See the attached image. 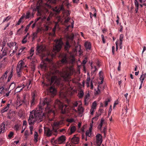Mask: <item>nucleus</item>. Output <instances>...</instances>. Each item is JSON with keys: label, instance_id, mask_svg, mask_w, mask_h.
Listing matches in <instances>:
<instances>
[{"label": "nucleus", "instance_id": "obj_28", "mask_svg": "<svg viewBox=\"0 0 146 146\" xmlns=\"http://www.w3.org/2000/svg\"><path fill=\"white\" fill-rule=\"evenodd\" d=\"M62 122L60 121L58 122H55L54 123L53 126L55 127H57L59 125H62Z\"/></svg>", "mask_w": 146, "mask_h": 146}, {"label": "nucleus", "instance_id": "obj_54", "mask_svg": "<svg viewBox=\"0 0 146 146\" xmlns=\"http://www.w3.org/2000/svg\"><path fill=\"white\" fill-rule=\"evenodd\" d=\"M27 42V40H26L25 37H24L23 39L22 40V42L23 44H25Z\"/></svg>", "mask_w": 146, "mask_h": 146}, {"label": "nucleus", "instance_id": "obj_37", "mask_svg": "<svg viewBox=\"0 0 146 146\" xmlns=\"http://www.w3.org/2000/svg\"><path fill=\"white\" fill-rule=\"evenodd\" d=\"M107 129V127L106 126H105V127H104L103 131H102V130L101 131V132H102V133L103 132L104 133V135L105 136L106 133V132Z\"/></svg>", "mask_w": 146, "mask_h": 146}, {"label": "nucleus", "instance_id": "obj_4", "mask_svg": "<svg viewBox=\"0 0 146 146\" xmlns=\"http://www.w3.org/2000/svg\"><path fill=\"white\" fill-rule=\"evenodd\" d=\"M54 42H55V44L53 46V50L56 52H58L62 48L63 42L61 38L55 40Z\"/></svg>", "mask_w": 146, "mask_h": 146}, {"label": "nucleus", "instance_id": "obj_42", "mask_svg": "<svg viewBox=\"0 0 146 146\" xmlns=\"http://www.w3.org/2000/svg\"><path fill=\"white\" fill-rule=\"evenodd\" d=\"M102 141L96 140V144L98 146H100L102 143Z\"/></svg>", "mask_w": 146, "mask_h": 146}, {"label": "nucleus", "instance_id": "obj_33", "mask_svg": "<svg viewBox=\"0 0 146 146\" xmlns=\"http://www.w3.org/2000/svg\"><path fill=\"white\" fill-rule=\"evenodd\" d=\"M74 35L73 34H72L71 35L69 36H68V38L72 41H73V42H74V43H75V41H73V40L74 38Z\"/></svg>", "mask_w": 146, "mask_h": 146}, {"label": "nucleus", "instance_id": "obj_12", "mask_svg": "<svg viewBox=\"0 0 146 146\" xmlns=\"http://www.w3.org/2000/svg\"><path fill=\"white\" fill-rule=\"evenodd\" d=\"M48 91L49 92L54 96L56 94V90L53 85L50 86Z\"/></svg>", "mask_w": 146, "mask_h": 146}, {"label": "nucleus", "instance_id": "obj_56", "mask_svg": "<svg viewBox=\"0 0 146 146\" xmlns=\"http://www.w3.org/2000/svg\"><path fill=\"white\" fill-rule=\"evenodd\" d=\"M2 49H3V47L5 46V44H6V42L5 40L3 41L2 43Z\"/></svg>", "mask_w": 146, "mask_h": 146}, {"label": "nucleus", "instance_id": "obj_47", "mask_svg": "<svg viewBox=\"0 0 146 146\" xmlns=\"http://www.w3.org/2000/svg\"><path fill=\"white\" fill-rule=\"evenodd\" d=\"M91 132L87 131L86 132V135L88 137H90L91 135Z\"/></svg>", "mask_w": 146, "mask_h": 146}, {"label": "nucleus", "instance_id": "obj_5", "mask_svg": "<svg viewBox=\"0 0 146 146\" xmlns=\"http://www.w3.org/2000/svg\"><path fill=\"white\" fill-rule=\"evenodd\" d=\"M72 75L71 72L69 71H64L62 75V77L65 81H68L69 77Z\"/></svg>", "mask_w": 146, "mask_h": 146}, {"label": "nucleus", "instance_id": "obj_39", "mask_svg": "<svg viewBox=\"0 0 146 146\" xmlns=\"http://www.w3.org/2000/svg\"><path fill=\"white\" fill-rule=\"evenodd\" d=\"M62 3L63 4H64V5H66V6H68V5H69L68 3V0H64V1L62 2Z\"/></svg>", "mask_w": 146, "mask_h": 146}, {"label": "nucleus", "instance_id": "obj_21", "mask_svg": "<svg viewBox=\"0 0 146 146\" xmlns=\"http://www.w3.org/2000/svg\"><path fill=\"white\" fill-rule=\"evenodd\" d=\"M25 17V14L24 13L22 16L19 19L18 21V22L15 25L17 26L20 25V24L21 23L22 21V20L24 19Z\"/></svg>", "mask_w": 146, "mask_h": 146}, {"label": "nucleus", "instance_id": "obj_17", "mask_svg": "<svg viewBox=\"0 0 146 146\" xmlns=\"http://www.w3.org/2000/svg\"><path fill=\"white\" fill-rule=\"evenodd\" d=\"M69 129H70V132L69 133V134L71 135L75 131L76 129V128L75 126H70Z\"/></svg>", "mask_w": 146, "mask_h": 146}, {"label": "nucleus", "instance_id": "obj_57", "mask_svg": "<svg viewBox=\"0 0 146 146\" xmlns=\"http://www.w3.org/2000/svg\"><path fill=\"white\" fill-rule=\"evenodd\" d=\"M22 29L20 28L17 31V33L18 34L20 35L22 33Z\"/></svg>", "mask_w": 146, "mask_h": 146}, {"label": "nucleus", "instance_id": "obj_63", "mask_svg": "<svg viewBox=\"0 0 146 146\" xmlns=\"http://www.w3.org/2000/svg\"><path fill=\"white\" fill-rule=\"evenodd\" d=\"M74 119H69V120L68 121L69 122L72 123L74 122Z\"/></svg>", "mask_w": 146, "mask_h": 146}, {"label": "nucleus", "instance_id": "obj_20", "mask_svg": "<svg viewBox=\"0 0 146 146\" xmlns=\"http://www.w3.org/2000/svg\"><path fill=\"white\" fill-rule=\"evenodd\" d=\"M8 73V72L6 71L4 74L3 75L1 78H0V83H2L3 82V80L5 78V77L6 78L7 77V75Z\"/></svg>", "mask_w": 146, "mask_h": 146}, {"label": "nucleus", "instance_id": "obj_38", "mask_svg": "<svg viewBox=\"0 0 146 146\" xmlns=\"http://www.w3.org/2000/svg\"><path fill=\"white\" fill-rule=\"evenodd\" d=\"M11 18V17L9 16H8L5 18L4 19L3 21V23L5 21H7Z\"/></svg>", "mask_w": 146, "mask_h": 146}, {"label": "nucleus", "instance_id": "obj_32", "mask_svg": "<svg viewBox=\"0 0 146 146\" xmlns=\"http://www.w3.org/2000/svg\"><path fill=\"white\" fill-rule=\"evenodd\" d=\"M84 109L82 107L79 106L78 108V111H79V113L81 114L84 111Z\"/></svg>", "mask_w": 146, "mask_h": 146}, {"label": "nucleus", "instance_id": "obj_41", "mask_svg": "<svg viewBox=\"0 0 146 146\" xmlns=\"http://www.w3.org/2000/svg\"><path fill=\"white\" fill-rule=\"evenodd\" d=\"M103 73L102 71H101L100 72L99 74L100 76V79L102 80V79H104V78L103 77Z\"/></svg>", "mask_w": 146, "mask_h": 146}, {"label": "nucleus", "instance_id": "obj_9", "mask_svg": "<svg viewBox=\"0 0 146 146\" xmlns=\"http://www.w3.org/2000/svg\"><path fill=\"white\" fill-rule=\"evenodd\" d=\"M56 78L57 77L56 76H53L51 77L50 79H48V82L49 83L46 84V86H51Z\"/></svg>", "mask_w": 146, "mask_h": 146}, {"label": "nucleus", "instance_id": "obj_10", "mask_svg": "<svg viewBox=\"0 0 146 146\" xmlns=\"http://www.w3.org/2000/svg\"><path fill=\"white\" fill-rule=\"evenodd\" d=\"M44 133L47 137L50 136L52 134V131L48 127H44Z\"/></svg>", "mask_w": 146, "mask_h": 146}, {"label": "nucleus", "instance_id": "obj_23", "mask_svg": "<svg viewBox=\"0 0 146 146\" xmlns=\"http://www.w3.org/2000/svg\"><path fill=\"white\" fill-rule=\"evenodd\" d=\"M34 49L33 47L30 50V54L31 55L30 56H28L27 57L28 59H31V58L34 54Z\"/></svg>", "mask_w": 146, "mask_h": 146}, {"label": "nucleus", "instance_id": "obj_3", "mask_svg": "<svg viewBox=\"0 0 146 146\" xmlns=\"http://www.w3.org/2000/svg\"><path fill=\"white\" fill-rule=\"evenodd\" d=\"M30 113L33 114L37 121L41 122L42 121L44 115L43 113L38 110H33L30 112Z\"/></svg>", "mask_w": 146, "mask_h": 146}, {"label": "nucleus", "instance_id": "obj_8", "mask_svg": "<svg viewBox=\"0 0 146 146\" xmlns=\"http://www.w3.org/2000/svg\"><path fill=\"white\" fill-rule=\"evenodd\" d=\"M36 121H37L33 114L30 113V116L28 120L29 124L30 125L33 124Z\"/></svg>", "mask_w": 146, "mask_h": 146}, {"label": "nucleus", "instance_id": "obj_30", "mask_svg": "<svg viewBox=\"0 0 146 146\" xmlns=\"http://www.w3.org/2000/svg\"><path fill=\"white\" fill-rule=\"evenodd\" d=\"M57 25H58V23H56L55 24V25L52 29V31L53 32V33L52 34V36H55V31H56V26H57Z\"/></svg>", "mask_w": 146, "mask_h": 146}, {"label": "nucleus", "instance_id": "obj_35", "mask_svg": "<svg viewBox=\"0 0 146 146\" xmlns=\"http://www.w3.org/2000/svg\"><path fill=\"white\" fill-rule=\"evenodd\" d=\"M30 16V13L29 11H28L26 13V15H25V17L26 19H29Z\"/></svg>", "mask_w": 146, "mask_h": 146}, {"label": "nucleus", "instance_id": "obj_36", "mask_svg": "<svg viewBox=\"0 0 146 146\" xmlns=\"http://www.w3.org/2000/svg\"><path fill=\"white\" fill-rule=\"evenodd\" d=\"M97 106V104L96 101L94 102L92 105V108L93 109H96V107Z\"/></svg>", "mask_w": 146, "mask_h": 146}, {"label": "nucleus", "instance_id": "obj_64", "mask_svg": "<svg viewBox=\"0 0 146 146\" xmlns=\"http://www.w3.org/2000/svg\"><path fill=\"white\" fill-rule=\"evenodd\" d=\"M52 129H53V130L55 132H57V129L55 128V127H54V126H52Z\"/></svg>", "mask_w": 146, "mask_h": 146}, {"label": "nucleus", "instance_id": "obj_2", "mask_svg": "<svg viewBox=\"0 0 146 146\" xmlns=\"http://www.w3.org/2000/svg\"><path fill=\"white\" fill-rule=\"evenodd\" d=\"M54 107L55 108H58L61 109V113L62 114H65L66 113L65 108L67 107V106L66 105H63L62 103L58 100L55 101Z\"/></svg>", "mask_w": 146, "mask_h": 146}, {"label": "nucleus", "instance_id": "obj_1", "mask_svg": "<svg viewBox=\"0 0 146 146\" xmlns=\"http://www.w3.org/2000/svg\"><path fill=\"white\" fill-rule=\"evenodd\" d=\"M27 67V65H25V63L23 60H21L19 61L16 67L17 73L18 77L21 76L22 69L24 67Z\"/></svg>", "mask_w": 146, "mask_h": 146}, {"label": "nucleus", "instance_id": "obj_24", "mask_svg": "<svg viewBox=\"0 0 146 146\" xmlns=\"http://www.w3.org/2000/svg\"><path fill=\"white\" fill-rule=\"evenodd\" d=\"M62 63H66L67 62V61L66 59V56L64 55L61 60Z\"/></svg>", "mask_w": 146, "mask_h": 146}, {"label": "nucleus", "instance_id": "obj_27", "mask_svg": "<svg viewBox=\"0 0 146 146\" xmlns=\"http://www.w3.org/2000/svg\"><path fill=\"white\" fill-rule=\"evenodd\" d=\"M15 83L14 82H13L10 85L9 88H10L11 89V90H13L15 88Z\"/></svg>", "mask_w": 146, "mask_h": 146}, {"label": "nucleus", "instance_id": "obj_13", "mask_svg": "<svg viewBox=\"0 0 146 146\" xmlns=\"http://www.w3.org/2000/svg\"><path fill=\"white\" fill-rule=\"evenodd\" d=\"M45 50V48L43 47L42 45H40L38 46L37 48L36 51L39 53H42Z\"/></svg>", "mask_w": 146, "mask_h": 146}, {"label": "nucleus", "instance_id": "obj_19", "mask_svg": "<svg viewBox=\"0 0 146 146\" xmlns=\"http://www.w3.org/2000/svg\"><path fill=\"white\" fill-rule=\"evenodd\" d=\"M10 105V104H7V105L5 107L3 108V109L1 110V112L3 113L5 112L6 111L9 109V106Z\"/></svg>", "mask_w": 146, "mask_h": 146}, {"label": "nucleus", "instance_id": "obj_6", "mask_svg": "<svg viewBox=\"0 0 146 146\" xmlns=\"http://www.w3.org/2000/svg\"><path fill=\"white\" fill-rule=\"evenodd\" d=\"M51 101V99L50 98H45L43 101L40 102V106L42 107L44 105H46L47 106H48L49 105Z\"/></svg>", "mask_w": 146, "mask_h": 146}, {"label": "nucleus", "instance_id": "obj_11", "mask_svg": "<svg viewBox=\"0 0 146 146\" xmlns=\"http://www.w3.org/2000/svg\"><path fill=\"white\" fill-rule=\"evenodd\" d=\"M79 141V138L78 137L76 136L75 135H74L73 137L71 139V142L75 144L78 143Z\"/></svg>", "mask_w": 146, "mask_h": 146}, {"label": "nucleus", "instance_id": "obj_43", "mask_svg": "<svg viewBox=\"0 0 146 146\" xmlns=\"http://www.w3.org/2000/svg\"><path fill=\"white\" fill-rule=\"evenodd\" d=\"M90 79V78L89 77H87V78L86 84L87 85L88 87L89 86Z\"/></svg>", "mask_w": 146, "mask_h": 146}, {"label": "nucleus", "instance_id": "obj_45", "mask_svg": "<svg viewBox=\"0 0 146 146\" xmlns=\"http://www.w3.org/2000/svg\"><path fill=\"white\" fill-rule=\"evenodd\" d=\"M14 133L12 131H11L9 133V134L8 135V136L9 138L11 139Z\"/></svg>", "mask_w": 146, "mask_h": 146}, {"label": "nucleus", "instance_id": "obj_48", "mask_svg": "<svg viewBox=\"0 0 146 146\" xmlns=\"http://www.w3.org/2000/svg\"><path fill=\"white\" fill-rule=\"evenodd\" d=\"M19 127V125L18 124L15 125L14 126V129H15L16 131L18 130Z\"/></svg>", "mask_w": 146, "mask_h": 146}, {"label": "nucleus", "instance_id": "obj_59", "mask_svg": "<svg viewBox=\"0 0 146 146\" xmlns=\"http://www.w3.org/2000/svg\"><path fill=\"white\" fill-rule=\"evenodd\" d=\"M102 37V40L103 42L104 43H105V40L104 38V36L103 35H101Z\"/></svg>", "mask_w": 146, "mask_h": 146}, {"label": "nucleus", "instance_id": "obj_51", "mask_svg": "<svg viewBox=\"0 0 146 146\" xmlns=\"http://www.w3.org/2000/svg\"><path fill=\"white\" fill-rule=\"evenodd\" d=\"M63 4L62 3V4L61 5H60L59 7V8H60V10L64 11V10Z\"/></svg>", "mask_w": 146, "mask_h": 146}, {"label": "nucleus", "instance_id": "obj_60", "mask_svg": "<svg viewBox=\"0 0 146 146\" xmlns=\"http://www.w3.org/2000/svg\"><path fill=\"white\" fill-rule=\"evenodd\" d=\"M99 86L98 85V90L96 91V94H98L100 92V90L99 89Z\"/></svg>", "mask_w": 146, "mask_h": 146}, {"label": "nucleus", "instance_id": "obj_25", "mask_svg": "<svg viewBox=\"0 0 146 146\" xmlns=\"http://www.w3.org/2000/svg\"><path fill=\"white\" fill-rule=\"evenodd\" d=\"M38 136V135L37 132L35 131L34 141L35 143L37 142L38 141L37 139Z\"/></svg>", "mask_w": 146, "mask_h": 146}, {"label": "nucleus", "instance_id": "obj_44", "mask_svg": "<svg viewBox=\"0 0 146 146\" xmlns=\"http://www.w3.org/2000/svg\"><path fill=\"white\" fill-rule=\"evenodd\" d=\"M7 51L5 49H3V53L2 54V56H5L7 55Z\"/></svg>", "mask_w": 146, "mask_h": 146}, {"label": "nucleus", "instance_id": "obj_61", "mask_svg": "<svg viewBox=\"0 0 146 146\" xmlns=\"http://www.w3.org/2000/svg\"><path fill=\"white\" fill-rule=\"evenodd\" d=\"M35 60H33L32 59V60H31V64H33L32 65H35Z\"/></svg>", "mask_w": 146, "mask_h": 146}, {"label": "nucleus", "instance_id": "obj_62", "mask_svg": "<svg viewBox=\"0 0 146 146\" xmlns=\"http://www.w3.org/2000/svg\"><path fill=\"white\" fill-rule=\"evenodd\" d=\"M38 32L34 33H33V37H36L37 36Z\"/></svg>", "mask_w": 146, "mask_h": 146}, {"label": "nucleus", "instance_id": "obj_46", "mask_svg": "<svg viewBox=\"0 0 146 146\" xmlns=\"http://www.w3.org/2000/svg\"><path fill=\"white\" fill-rule=\"evenodd\" d=\"M123 35L122 34H121L119 36V40L120 41V42H121V44L122 42L123 39Z\"/></svg>", "mask_w": 146, "mask_h": 146}, {"label": "nucleus", "instance_id": "obj_18", "mask_svg": "<svg viewBox=\"0 0 146 146\" xmlns=\"http://www.w3.org/2000/svg\"><path fill=\"white\" fill-rule=\"evenodd\" d=\"M25 86L23 84V85L22 86H19L15 89V91L16 92H19L22 90L24 88Z\"/></svg>", "mask_w": 146, "mask_h": 146}, {"label": "nucleus", "instance_id": "obj_14", "mask_svg": "<svg viewBox=\"0 0 146 146\" xmlns=\"http://www.w3.org/2000/svg\"><path fill=\"white\" fill-rule=\"evenodd\" d=\"M104 123V118H102L101 119L100 123L98 126V129L100 130V131H101V129L102 126L103 124Z\"/></svg>", "mask_w": 146, "mask_h": 146}, {"label": "nucleus", "instance_id": "obj_50", "mask_svg": "<svg viewBox=\"0 0 146 146\" xmlns=\"http://www.w3.org/2000/svg\"><path fill=\"white\" fill-rule=\"evenodd\" d=\"M92 10H93V11H94V14L93 15L95 17H96V9L94 7H93V8Z\"/></svg>", "mask_w": 146, "mask_h": 146}, {"label": "nucleus", "instance_id": "obj_53", "mask_svg": "<svg viewBox=\"0 0 146 146\" xmlns=\"http://www.w3.org/2000/svg\"><path fill=\"white\" fill-rule=\"evenodd\" d=\"M35 98L33 97V98L31 101V105H33L34 104Z\"/></svg>", "mask_w": 146, "mask_h": 146}, {"label": "nucleus", "instance_id": "obj_16", "mask_svg": "<svg viewBox=\"0 0 146 146\" xmlns=\"http://www.w3.org/2000/svg\"><path fill=\"white\" fill-rule=\"evenodd\" d=\"M84 46L86 49L90 50L91 48V45L90 42H86L84 44Z\"/></svg>", "mask_w": 146, "mask_h": 146}, {"label": "nucleus", "instance_id": "obj_22", "mask_svg": "<svg viewBox=\"0 0 146 146\" xmlns=\"http://www.w3.org/2000/svg\"><path fill=\"white\" fill-rule=\"evenodd\" d=\"M143 72H142V74L141 75L140 78H139V80L143 81L145 78L146 77V73L143 74Z\"/></svg>", "mask_w": 146, "mask_h": 146}, {"label": "nucleus", "instance_id": "obj_31", "mask_svg": "<svg viewBox=\"0 0 146 146\" xmlns=\"http://www.w3.org/2000/svg\"><path fill=\"white\" fill-rule=\"evenodd\" d=\"M70 47L69 43L68 41L66 42V44L65 45L64 48L66 50H68Z\"/></svg>", "mask_w": 146, "mask_h": 146}, {"label": "nucleus", "instance_id": "obj_58", "mask_svg": "<svg viewBox=\"0 0 146 146\" xmlns=\"http://www.w3.org/2000/svg\"><path fill=\"white\" fill-rule=\"evenodd\" d=\"M11 46H16V43L15 42H11Z\"/></svg>", "mask_w": 146, "mask_h": 146}, {"label": "nucleus", "instance_id": "obj_34", "mask_svg": "<svg viewBox=\"0 0 146 146\" xmlns=\"http://www.w3.org/2000/svg\"><path fill=\"white\" fill-rule=\"evenodd\" d=\"M84 94L83 92L82 91H80L78 95V96L79 98H81L83 97Z\"/></svg>", "mask_w": 146, "mask_h": 146}, {"label": "nucleus", "instance_id": "obj_52", "mask_svg": "<svg viewBox=\"0 0 146 146\" xmlns=\"http://www.w3.org/2000/svg\"><path fill=\"white\" fill-rule=\"evenodd\" d=\"M5 67V65L4 64L1 63L0 64V68H4Z\"/></svg>", "mask_w": 146, "mask_h": 146}, {"label": "nucleus", "instance_id": "obj_55", "mask_svg": "<svg viewBox=\"0 0 146 146\" xmlns=\"http://www.w3.org/2000/svg\"><path fill=\"white\" fill-rule=\"evenodd\" d=\"M135 4L136 7H139V4L137 0H135Z\"/></svg>", "mask_w": 146, "mask_h": 146}, {"label": "nucleus", "instance_id": "obj_7", "mask_svg": "<svg viewBox=\"0 0 146 146\" xmlns=\"http://www.w3.org/2000/svg\"><path fill=\"white\" fill-rule=\"evenodd\" d=\"M66 140V137L64 135H62L59 137L57 140L54 141L56 144H61L64 142Z\"/></svg>", "mask_w": 146, "mask_h": 146}, {"label": "nucleus", "instance_id": "obj_40", "mask_svg": "<svg viewBox=\"0 0 146 146\" xmlns=\"http://www.w3.org/2000/svg\"><path fill=\"white\" fill-rule=\"evenodd\" d=\"M99 116V115L97 113L95 115V117L92 118L93 120H94L95 121H97L98 119V117Z\"/></svg>", "mask_w": 146, "mask_h": 146}, {"label": "nucleus", "instance_id": "obj_15", "mask_svg": "<svg viewBox=\"0 0 146 146\" xmlns=\"http://www.w3.org/2000/svg\"><path fill=\"white\" fill-rule=\"evenodd\" d=\"M5 124L3 123L0 125V134L5 132Z\"/></svg>", "mask_w": 146, "mask_h": 146}, {"label": "nucleus", "instance_id": "obj_49", "mask_svg": "<svg viewBox=\"0 0 146 146\" xmlns=\"http://www.w3.org/2000/svg\"><path fill=\"white\" fill-rule=\"evenodd\" d=\"M78 103L77 102H76L73 104V106H72V108H75V107H76L78 106Z\"/></svg>", "mask_w": 146, "mask_h": 146}, {"label": "nucleus", "instance_id": "obj_26", "mask_svg": "<svg viewBox=\"0 0 146 146\" xmlns=\"http://www.w3.org/2000/svg\"><path fill=\"white\" fill-rule=\"evenodd\" d=\"M96 137V140L102 141V136L100 134H97Z\"/></svg>", "mask_w": 146, "mask_h": 146}, {"label": "nucleus", "instance_id": "obj_29", "mask_svg": "<svg viewBox=\"0 0 146 146\" xmlns=\"http://www.w3.org/2000/svg\"><path fill=\"white\" fill-rule=\"evenodd\" d=\"M33 22H34L33 21H31L30 22V23L28 25H27V26L25 28V31L26 33L27 32V31H28L29 29V28L30 26L31 25L32 23H33Z\"/></svg>", "mask_w": 146, "mask_h": 146}]
</instances>
